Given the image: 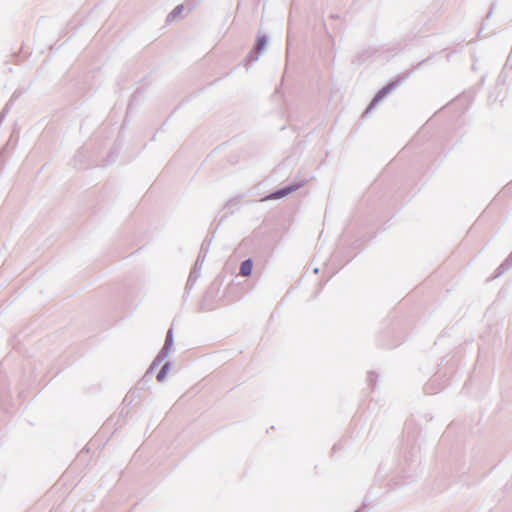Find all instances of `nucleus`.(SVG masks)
<instances>
[{"label": "nucleus", "instance_id": "f257e3e1", "mask_svg": "<svg viewBox=\"0 0 512 512\" xmlns=\"http://www.w3.org/2000/svg\"><path fill=\"white\" fill-rule=\"evenodd\" d=\"M252 261L251 260H246L244 261L242 264H241V268H240V271H241V274L243 276H248L251 274V271H252Z\"/></svg>", "mask_w": 512, "mask_h": 512}, {"label": "nucleus", "instance_id": "20e7f679", "mask_svg": "<svg viewBox=\"0 0 512 512\" xmlns=\"http://www.w3.org/2000/svg\"><path fill=\"white\" fill-rule=\"evenodd\" d=\"M264 45V41L261 40L260 44H259V48L262 47Z\"/></svg>", "mask_w": 512, "mask_h": 512}, {"label": "nucleus", "instance_id": "f03ea898", "mask_svg": "<svg viewBox=\"0 0 512 512\" xmlns=\"http://www.w3.org/2000/svg\"><path fill=\"white\" fill-rule=\"evenodd\" d=\"M293 190L294 189H292V188H285V189L279 190V191L271 194L268 198H272V199L280 198V197L286 196Z\"/></svg>", "mask_w": 512, "mask_h": 512}, {"label": "nucleus", "instance_id": "7ed1b4c3", "mask_svg": "<svg viewBox=\"0 0 512 512\" xmlns=\"http://www.w3.org/2000/svg\"><path fill=\"white\" fill-rule=\"evenodd\" d=\"M168 370H169V365H168V364H165V365L162 367V369L160 370V372L158 373V375H157V379H158L159 381H162V380L165 378V376H166V374H167Z\"/></svg>", "mask_w": 512, "mask_h": 512}]
</instances>
